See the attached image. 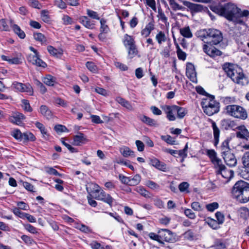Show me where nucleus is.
Masks as SVG:
<instances>
[{
	"instance_id": "nucleus-51",
	"label": "nucleus",
	"mask_w": 249,
	"mask_h": 249,
	"mask_svg": "<svg viewBox=\"0 0 249 249\" xmlns=\"http://www.w3.org/2000/svg\"><path fill=\"white\" fill-rule=\"evenodd\" d=\"M47 50L53 56H57L58 54L61 55L62 54V53L60 52L52 46H48L47 47Z\"/></svg>"
},
{
	"instance_id": "nucleus-36",
	"label": "nucleus",
	"mask_w": 249,
	"mask_h": 249,
	"mask_svg": "<svg viewBox=\"0 0 249 249\" xmlns=\"http://www.w3.org/2000/svg\"><path fill=\"white\" fill-rule=\"evenodd\" d=\"M221 125L225 130L232 129L233 122L230 119H223L221 121Z\"/></svg>"
},
{
	"instance_id": "nucleus-28",
	"label": "nucleus",
	"mask_w": 249,
	"mask_h": 249,
	"mask_svg": "<svg viewBox=\"0 0 249 249\" xmlns=\"http://www.w3.org/2000/svg\"><path fill=\"white\" fill-rule=\"evenodd\" d=\"M140 119L143 123L150 126H156L158 125L157 122L156 120L145 115H143L140 117Z\"/></svg>"
},
{
	"instance_id": "nucleus-6",
	"label": "nucleus",
	"mask_w": 249,
	"mask_h": 249,
	"mask_svg": "<svg viewBox=\"0 0 249 249\" xmlns=\"http://www.w3.org/2000/svg\"><path fill=\"white\" fill-rule=\"evenodd\" d=\"M230 141L226 139L222 142L221 150L225 162L227 165L231 166L233 165L232 161L233 160V154L231 153V149L229 146Z\"/></svg>"
},
{
	"instance_id": "nucleus-42",
	"label": "nucleus",
	"mask_w": 249,
	"mask_h": 249,
	"mask_svg": "<svg viewBox=\"0 0 249 249\" xmlns=\"http://www.w3.org/2000/svg\"><path fill=\"white\" fill-rule=\"evenodd\" d=\"M136 191L145 198H150L151 197L150 193L142 186L137 187L136 188Z\"/></svg>"
},
{
	"instance_id": "nucleus-23",
	"label": "nucleus",
	"mask_w": 249,
	"mask_h": 249,
	"mask_svg": "<svg viewBox=\"0 0 249 249\" xmlns=\"http://www.w3.org/2000/svg\"><path fill=\"white\" fill-rule=\"evenodd\" d=\"M150 164L159 170L165 171L166 169V164L156 158L150 160Z\"/></svg>"
},
{
	"instance_id": "nucleus-12",
	"label": "nucleus",
	"mask_w": 249,
	"mask_h": 249,
	"mask_svg": "<svg viewBox=\"0 0 249 249\" xmlns=\"http://www.w3.org/2000/svg\"><path fill=\"white\" fill-rule=\"evenodd\" d=\"M215 168L217 169V174H221L223 178L228 179L227 182H228L232 178L233 175V171L231 170H226L225 166L222 163Z\"/></svg>"
},
{
	"instance_id": "nucleus-63",
	"label": "nucleus",
	"mask_w": 249,
	"mask_h": 249,
	"mask_svg": "<svg viewBox=\"0 0 249 249\" xmlns=\"http://www.w3.org/2000/svg\"><path fill=\"white\" fill-rule=\"evenodd\" d=\"M21 239L27 245H32L34 242V240L26 235H23L21 236Z\"/></svg>"
},
{
	"instance_id": "nucleus-57",
	"label": "nucleus",
	"mask_w": 249,
	"mask_h": 249,
	"mask_svg": "<svg viewBox=\"0 0 249 249\" xmlns=\"http://www.w3.org/2000/svg\"><path fill=\"white\" fill-rule=\"evenodd\" d=\"M87 13L88 15L91 18L97 20L100 19V18L98 16V14L96 12H95L89 9H87Z\"/></svg>"
},
{
	"instance_id": "nucleus-26",
	"label": "nucleus",
	"mask_w": 249,
	"mask_h": 249,
	"mask_svg": "<svg viewBox=\"0 0 249 249\" xmlns=\"http://www.w3.org/2000/svg\"><path fill=\"white\" fill-rule=\"evenodd\" d=\"M154 21L149 22L141 31V35L147 37L150 34L151 31L154 29Z\"/></svg>"
},
{
	"instance_id": "nucleus-48",
	"label": "nucleus",
	"mask_w": 249,
	"mask_h": 249,
	"mask_svg": "<svg viewBox=\"0 0 249 249\" xmlns=\"http://www.w3.org/2000/svg\"><path fill=\"white\" fill-rule=\"evenodd\" d=\"M177 53L179 60H185L186 58V53L183 52L179 48L178 44L177 45Z\"/></svg>"
},
{
	"instance_id": "nucleus-31",
	"label": "nucleus",
	"mask_w": 249,
	"mask_h": 249,
	"mask_svg": "<svg viewBox=\"0 0 249 249\" xmlns=\"http://www.w3.org/2000/svg\"><path fill=\"white\" fill-rule=\"evenodd\" d=\"M40 112L44 117L48 119H50L52 118L53 114L52 111L46 106L42 105L40 106Z\"/></svg>"
},
{
	"instance_id": "nucleus-21",
	"label": "nucleus",
	"mask_w": 249,
	"mask_h": 249,
	"mask_svg": "<svg viewBox=\"0 0 249 249\" xmlns=\"http://www.w3.org/2000/svg\"><path fill=\"white\" fill-rule=\"evenodd\" d=\"M25 119V116L22 113L16 112L9 118L11 122L17 125H20L22 124V120Z\"/></svg>"
},
{
	"instance_id": "nucleus-20",
	"label": "nucleus",
	"mask_w": 249,
	"mask_h": 249,
	"mask_svg": "<svg viewBox=\"0 0 249 249\" xmlns=\"http://www.w3.org/2000/svg\"><path fill=\"white\" fill-rule=\"evenodd\" d=\"M247 116V112L243 107L239 106H236L234 109V118L245 120Z\"/></svg>"
},
{
	"instance_id": "nucleus-43",
	"label": "nucleus",
	"mask_w": 249,
	"mask_h": 249,
	"mask_svg": "<svg viewBox=\"0 0 249 249\" xmlns=\"http://www.w3.org/2000/svg\"><path fill=\"white\" fill-rule=\"evenodd\" d=\"M141 177L139 175H136L133 177H130L129 185L135 186L141 181Z\"/></svg>"
},
{
	"instance_id": "nucleus-11",
	"label": "nucleus",
	"mask_w": 249,
	"mask_h": 249,
	"mask_svg": "<svg viewBox=\"0 0 249 249\" xmlns=\"http://www.w3.org/2000/svg\"><path fill=\"white\" fill-rule=\"evenodd\" d=\"M234 131L236 132L237 138L241 139L243 142L249 139V132L244 125L237 126Z\"/></svg>"
},
{
	"instance_id": "nucleus-18",
	"label": "nucleus",
	"mask_w": 249,
	"mask_h": 249,
	"mask_svg": "<svg viewBox=\"0 0 249 249\" xmlns=\"http://www.w3.org/2000/svg\"><path fill=\"white\" fill-rule=\"evenodd\" d=\"M212 124V127L213 130V138H214V145L216 146L219 143V139L220 135V129L218 127L216 124L212 119H210L209 121Z\"/></svg>"
},
{
	"instance_id": "nucleus-3",
	"label": "nucleus",
	"mask_w": 249,
	"mask_h": 249,
	"mask_svg": "<svg viewBox=\"0 0 249 249\" xmlns=\"http://www.w3.org/2000/svg\"><path fill=\"white\" fill-rule=\"evenodd\" d=\"M201 106L204 113L208 116H212L219 111V103L214 100L213 95L202 99Z\"/></svg>"
},
{
	"instance_id": "nucleus-52",
	"label": "nucleus",
	"mask_w": 249,
	"mask_h": 249,
	"mask_svg": "<svg viewBox=\"0 0 249 249\" xmlns=\"http://www.w3.org/2000/svg\"><path fill=\"white\" fill-rule=\"evenodd\" d=\"M87 68L91 72L96 73L97 71V67L92 62H87L86 64Z\"/></svg>"
},
{
	"instance_id": "nucleus-14",
	"label": "nucleus",
	"mask_w": 249,
	"mask_h": 249,
	"mask_svg": "<svg viewBox=\"0 0 249 249\" xmlns=\"http://www.w3.org/2000/svg\"><path fill=\"white\" fill-rule=\"evenodd\" d=\"M204 52L211 57H215L222 54V52L214 47H209L204 44L203 47Z\"/></svg>"
},
{
	"instance_id": "nucleus-13",
	"label": "nucleus",
	"mask_w": 249,
	"mask_h": 249,
	"mask_svg": "<svg viewBox=\"0 0 249 249\" xmlns=\"http://www.w3.org/2000/svg\"><path fill=\"white\" fill-rule=\"evenodd\" d=\"M28 61L37 66L45 68L47 66L46 64L39 58L38 54H30L27 56Z\"/></svg>"
},
{
	"instance_id": "nucleus-9",
	"label": "nucleus",
	"mask_w": 249,
	"mask_h": 249,
	"mask_svg": "<svg viewBox=\"0 0 249 249\" xmlns=\"http://www.w3.org/2000/svg\"><path fill=\"white\" fill-rule=\"evenodd\" d=\"M160 234L161 241L163 240L169 243H175L176 242L175 233L167 229H161L159 231Z\"/></svg>"
},
{
	"instance_id": "nucleus-17",
	"label": "nucleus",
	"mask_w": 249,
	"mask_h": 249,
	"mask_svg": "<svg viewBox=\"0 0 249 249\" xmlns=\"http://www.w3.org/2000/svg\"><path fill=\"white\" fill-rule=\"evenodd\" d=\"M212 124V127L213 130V138H214V145L216 146L219 143V139L220 135V129L218 127L216 124L212 119H210L209 121Z\"/></svg>"
},
{
	"instance_id": "nucleus-34",
	"label": "nucleus",
	"mask_w": 249,
	"mask_h": 249,
	"mask_svg": "<svg viewBox=\"0 0 249 249\" xmlns=\"http://www.w3.org/2000/svg\"><path fill=\"white\" fill-rule=\"evenodd\" d=\"M123 43L125 47L126 48L128 46H132L135 43L134 38L127 34H125L124 37Z\"/></svg>"
},
{
	"instance_id": "nucleus-40",
	"label": "nucleus",
	"mask_w": 249,
	"mask_h": 249,
	"mask_svg": "<svg viewBox=\"0 0 249 249\" xmlns=\"http://www.w3.org/2000/svg\"><path fill=\"white\" fill-rule=\"evenodd\" d=\"M177 118L181 119L187 114L188 111L184 107L177 106Z\"/></svg>"
},
{
	"instance_id": "nucleus-44",
	"label": "nucleus",
	"mask_w": 249,
	"mask_h": 249,
	"mask_svg": "<svg viewBox=\"0 0 249 249\" xmlns=\"http://www.w3.org/2000/svg\"><path fill=\"white\" fill-rule=\"evenodd\" d=\"M35 125H36V127L40 130L41 134L43 135V136L44 138H46L48 136V134H47V131L45 126H44V125L42 124H41L38 122H36L35 123Z\"/></svg>"
},
{
	"instance_id": "nucleus-39",
	"label": "nucleus",
	"mask_w": 249,
	"mask_h": 249,
	"mask_svg": "<svg viewBox=\"0 0 249 249\" xmlns=\"http://www.w3.org/2000/svg\"><path fill=\"white\" fill-rule=\"evenodd\" d=\"M205 223H207L211 228L213 229H217L219 228V224L216 220L211 218V217H208L205 220Z\"/></svg>"
},
{
	"instance_id": "nucleus-49",
	"label": "nucleus",
	"mask_w": 249,
	"mask_h": 249,
	"mask_svg": "<svg viewBox=\"0 0 249 249\" xmlns=\"http://www.w3.org/2000/svg\"><path fill=\"white\" fill-rule=\"evenodd\" d=\"M161 138L162 140L171 145L176 144V141L170 135L161 136Z\"/></svg>"
},
{
	"instance_id": "nucleus-32",
	"label": "nucleus",
	"mask_w": 249,
	"mask_h": 249,
	"mask_svg": "<svg viewBox=\"0 0 249 249\" xmlns=\"http://www.w3.org/2000/svg\"><path fill=\"white\" fill-rule=\"evenodd\" d=\"M237 214L241 218L248 219L249 218V209L245 207L240 208L237 211Z\"/></svg>"
},
{
	"instance_id": "nucleus-47",
	"label": "nucleus",
	"mask_w": 249,
	"mask_h": 249,
	"mask_svg": "<svg viewBox=\"0 0 249 249\" xmlns=\"http://www.w3.org/2000/svg\"><path fill=\"white\" fill-rule=\"evenodd\" d=\"M219 204L216 202H214L208 204L206 205V208L208 211L213 212L215 210L218 209Z\"/></svg>"
},
{
	"instance_id": "nucleus-27",
	"label": "nucleus",
	"mask_w": 249,
	"mask_h": 249,
	"mask_svg": "<svg viewBox=\"0 0 249 249\" xmlns=\"http://www.w3.org/2000/svg\"><path fill=\"white\" fill-rule=\"evenodd\" d=\"M87 139L84 135L82 133H79L77 135L74 136L73 144L77 146L80 145L82 143H85Z\"/></svg>"
},
{
	"instance_id": "nucleus-55",
	"label": "nucleus",
	"mask_w": 249,
	"mask_h": 249,
	"mask_svg": "<svg viewBox=\"0 0 249 249\" xmlns=\"http://www.w3.org/2000/svg\"><path fill=\"white\" fill-rule=\"evenodd\" d=\"M242 162L245 167L249 168V152L244 154L242 158Z\"/></svg>"
},
{
	"instance_id": "nucleus-59",
	"label": "nucleus",
	"mask_w": 249,
	"mask_h": 249,
	"mask_svg": "<svg viewBox=\"0 0 249 249\" xmlns=\"http://www.w3.org/2000/svg\"><path fill=\"white\" fill-rule=\"evenodd\" d=\"M29 4L30 6L36 8V9H40L42 7L41 4L39 3V2L36 0H29Z\"/></svg>"
},
{
	"instance_id": "nucleus-7",
	"label": "nucleus",
	"mask_w": 249,
	"mask_h": 249,
	"mask_svg": "<svg viewBox=\"0 0 249 249\" xmlns=\"http://www.w3.org/2000/svg\"><path fill=\"white\" fill-rule=\"evenodd\" d=\"M188 8L192 14L200 13L206 12L208 11L207 7L200 4H196L184 0H178Z\"/></svg>"
},
{
	"instance_id": "nucleus-56",
	"label": "nucleus",
	"mask_w": 249,
	"mask_h": 249,
	"mask_svg": "<svg viewBox=\"0 0 249 249\" xmlns=\"http://www.w3.org/2000/svg\"><path fill=\"white\" fill-rule=\"evenodd\" d=\"M54 5L60 9H64L67 7L66 3L62 0H54Z\"/></svg>"
},
{
	"instance_id": "nucleus-50",
	"label": "nucleus",
	"mask_w": 249,
	"mask_h": 249,
	"mask_svg": "<svg viewBox=\"0 0 249 249\" xmlns=\"http://www.w3.org/2000/svg\"><path fill=\"white\" fill-rule=\"evenodd\" d=\"M183 236L185 239L192 241L195 238V233L192 230H189L184 233Z\"/></svg>"
},
{
	"instance_id": "nucleus-24",
	"label": "nucleus",
	"mask_w": 249,
	"mask_h": 249,
	"mask_svg": "<svg viewBox=\"0 0 249 249\" xmlns=\"http://www.w3.org/2000/svg\"><path fill=\"white\" fill-rule=\"evenodd\" d=\"M80 22L86 28L92 29L94 28V23L86 16H82L79 18Z\"/></svg>"
},
{
	"instance_id": "nucleus-46",
	"label": "nucleus",
	"mask_w": 249,
	"mask_h": 249,
	"mask_svg": "<svg viewBox=\"0 0 249 249\" xmlns=\"http://www.w3.org/2000/svg\"><path fill=\"white\" fill-rule=\"evenodd\" d=\"M156 39L159 44H161L162 42L166 41V37L165 34L162 31H160L156 36Z\"/></svg>"
},
{
	"instance_id": "nucleus-22",
	"label": "nucleus",
	"mask_w": 249,
	"mask_h": 249,
	"mask_svg": "<svg viewBox=\"0 0 249 249\" xmlns=\"http://www.w3.org/2000/svg\"><path fill=\"white\" fill-rule=\"evenodd\" d=\"M223 69L226 73L227 76L233 80V64L231 63H225L223 65Z\"/></svg>"
},
{
	"instance_id": "nucleus-62",
	"label": "nucleus",
	"mask_w": 249,
	"mask_h": 249,
	"mask_svg": "<svg viewBox=\"0 0 249 249\" xmlns=\"http://www.w3.org/2000/svg\"><path fill=\"white\" fill-rule=\"evenodd\" d=\"M158 17L164 22H166L167 20V18L166 17L161 8H158Z\"/></svg>"
},
{
	"instance_id": "nucleus-38",
	"label": "nucleus",
	"mask_w": 249,
	"mask_h": 249,
	"mask_svg": "<svg viewBox=\"0 0 249 249\" xmlns=\"http://www.w3.org/2000/svg\"><path fill=\"white\" fill-rule=\"evenodd\" d=\"M128 50V54L129 58H132L135 56L138 53L135 43L132 46H128L126 48Z\"/></svg>"
},
{
	"instance_id": "nucleus-30",
	"label": "nucleus",
	"mask_w": 249,
	"mask_h": 249,
	"mask_svg": "<svg viewBox=\"0 0 249 249\" xmlns=\"http://www.w3.org/2000/svg\"><path fill=\"white\" fill-rule=\"evenodd\" d=\"M43 82L47 86H53L56 83V79L55 77L48 74L43 78Z\"/></svg>"
},
{
	"instance_id": "nucleus-4",
	"label": "nucleus",
	"mask_w": 249,
	"mask_h": 249,
	"mask_svg": "<svg viewBox=\"0 0 249 249\" xmlns=\"http://www.w3.org/2000/svg\"><path fill=\"white\" fill-rule=\"evenodd\" d=\"M210 9L229 21H232L233 19V4L231 3H228L224 5L219 4L217 6H211Z\"/></svg>"
},
{
	"instance_id": "nucleus-16",
	"label": "nucleus",
	"mask_w": 249,
	"mask_h": 249,
	"mask_svg": "<svg viewBox=\"0 0 249 249\" xmlns=\"http://www.w3.org/2000/svg\"><path fill=\"white\" fill-rule=\"evenodd\" d=\"M239 71L236 70L237 75L236 77V83L240 86H243L248 85L249 83V80L248 78L242 72V71L237 66Z\"/></svg>"
},
{
	"instance_id": "nucleus-15",
	"label": "nucleus",
	"mask_w": 249,
	"mask_h": 249,
	"mask_svg": "<svg viewBox=\"0 0 249 249\" xmlns=\"http://www.w3.org/2000/svg\"><path fill=\"white\" fill-rule=\"evenodd\" d=\"M186 76L193 82H195L196 80V73L195 71V68L192 63H188L186 65Z\"/></svg>"
},
{
	"instance_id": "nucleus-41",
	"label": "nucleus",
	"mask_w": 249,
	"mask_h": 249,
	"mask_svg": "<svg viewBox=\"0 0 249 249\" xmlns=\"http://www.w3.org/2000/svg\"><path fill=\"white\" fill-rule=\"evenodd\" d=\"M34 38L36 40L40 42L42 44H46V37L42 33H35L34 34Z\"/></svg>"
},
{
	"instance_id": "nucleus-33",
	"label": "nucleus",
	"mask_w": 249,
	"mask_h": 249,
	"mask_svg": "<svg viewBox=\"0 0 249 249\" xmlns=\"http://www.w3.org/2000/svg\"><path fill=\"white\" fill-rule=\"evenodd\" d=\"M116 101L122 106L126 108L127 109L129 110H132L133 109V107L130 104V103L128 101L125 100L124 99L120 97H118L116 98Z\"/></svg>"
},
{
	"instance_id": "nucleus-37",
	"label": "nucleus",
	"mask_w": 249,
	"mask_h": 249,
	"mask_svg": "<svg viewBox=\"0 0 249 249\" xmlns=\"http://www.w3.org/2000/svg\"><path fill=\"white\" fill-rule=\"evenodd\" d=\"M179 33L181 36L186 38H191L193 36V34L189 26L180 28Z\"/></svg>"
},
{
	"instance_id": "nucleus-64",
	"label": "nucleus",
	"mask_w": 249,
	"mask_h": 249,
	"mask_svg": "<svg viewBox=\"0 0 249 249\" xmlns=\"http://www.w3.org/2000/svg\"><path fill=\"white\" fill-rule=\"evenodd\" d=\"M239 175L240 177L249 180V171H248L246 168H244L241 172L239 173Z\"/></svg>"
},
{
	"instance_id": "nucleus-54",
	"label": "nucleus",
	"mask_w": 249,
	"mask_h": 249,
	"mask_svg": "<svg viewBox=\"0 0 249 249\" xmlns=\"http://www.w3.org/2000/svg\"><path fill=\"white\" fill-rule=\"evenodd\" d=\"M54 129L55 131L57 133H62L68 131L67 127L61 124H57L54 126Z\"/></svg>"
},
{
	"instance_id": "nucleus-2",
	"label": "nucleus",
	"mask_w": 249,
	"mask_h": 249,
	"mask_svg": "<svg viewBox=\"0 0 249 249\" xmlns=\"http://www.w3.org/2000/svg\"><path fill=\"white\" fill-rule=\"evenodd\" d=\"M234 197L240 203L249 201V183L242 180L234 184Z\"/></svg>"
},
{
	"instance_id": "nucleus-58",
	"label": "nucleus",
	"mask_w": 249,
	"mask_h": 249,
	"mask_svg": "<svg viewBox=\"0 0 249 249\" xmlns=\"http://www.w3.org/2000/svg\"><path fill=\"white\" fill-rule=\"evenodd\" d=\"M23 139L27 141H34L35 140V137L32 133L25 132L23 133Z\"/></svg>"
},
{
	"instance_id": "nucleus-45",
	"label": "nucleus",
	"mask_w": 249,
	"mask_h": 249,
	"mask_svg": "<svg viewBox=\"0 0 249 249\" xmlns=\"http://www.w3.org/2000/svg\"><path fill=\"white\" fill-rule=\"evenodd\" d=\"M100 24V32H105V33H108L109 31V29L107 25V20L104 18L101 19Z\"/></svg>"
},
{
	"instance_id": "nucleus-1",
	"label": "nucleus",
	"mask_w": 249,
	"mask_h": 249,
	"mask_svg": "<svg viewBox=\"0 0 249 249\" xmlns=\"http://www.w3.org/2000/svg\"><path fill=\"white\" fill-rule=\"evenodd\" d=\"M196 36L205 43L211 45L219 44L223 39L221 32L215 29L200 30L197 31Z\"/></svg>"
},
{
	"instance_id": "nucleus-29",
	"label": "nucleus",
	"mask_w": 249,
	"mask_h": 249,
	"mask_svg": "<svg viewBox=\"0 0 249 249\" xmlns=\"http://www.w3.org/2000/svg\"><path fill=\"white\" fill-rule=\"evenodd\" d=\"M120 152L121 154L124 157L131 156L135 157L134 152L132 151L129 147L124 146L120 148Z\"/></svg>"
},
{
	"instance_id": "nucleus-5",
	"label": "nucleus",
	"mask_w": 249,
	"mask_h": 249,
	"mask_svg": "<svg viewBox=\"0 0 249 249\" xmlns=\"http://www.w3.org/2000/svg\"><path fill=\"white\" fill-rule=\"evenodd\" d=\"M93 190L91 192L93 195V197L97 200L103 201L111 207L114 199L110 195L106 193L104 190H102L98 185L93 184Z\"/></svg>"
},
{
	"instance_id": "nucleus-53",
	"label": "nucleus",
	"mask_w": 249,
	"mask_h": 249,
	"mask_svg": "<svg viewBox=\"0 0 249 249\" xmlns=\"http://www.w3.org/2000/svg\"><path fill=\"white\" fill-rule=\"evenodd\" d=\"M22 107L26 111L31 112L32 111V108L30 106L29 102L27 100L23 99L21 101Z\"/></svg>"
},
{
	"instance_id": "nucleus-10",
	"label": "nucleus",
	"mask_w": 249,
	"mask_h": 249,
	"mask_svg": "<svg viewBox=\"0 0 249 249\" xmlns=\"http://www.w3.org/2000/svg\"><path fill=\"white\" fill-rule=\"evenodd\" d=\"M166 114V118L170 121H174L176 120L177 105H164L161 107Z\"/></svg>"
},
{
	"instance_id": "nucleus-8",
	"label": "nucleus",
	"mask_w": 249,
	"mask_h": 249,
	"mask_svg": "<svg viewBox=\"0 0 249 249\" xmlns=\"http://www.w3.org/2000/svg\"><path fill=\"white\" fill-rule=\"evenodd\" d=\"M249 16V11L247 10H242L238 7H234V23L246 26L245 21Z\"/></svg>"
},
{
	"instance_id": "nucleus-60",
	"label": "nucleus",
	"mask_w": 249,
	"mask_h": 249,
	"mask_svg": "<svg viewBox=\"0 0 249 249\" xmlns=\"http://www.w3.org/2000/svg\"><path fill=\"white\" fill-rule=\"evenodd\" d=\"M215 215L217 220V222L219 223V225L222 224L224 221V216L223 214L220 212H217L215 213Z\"/></svg>"
},
{
	"instance_id": "nucleus-35",
	"label": "nucleus",
	"mask_w": 249,
	"mask_h": 249,
	"mask_svg": "<svg viewBox=\"0 0 249 249\" xmlns=\"http://www.w3.org/2000/svg\"><path fill=\"white\" fill-rule=\"evenodd\" d=\"M169 2V3L172 8V9L174 11H177L178 10L180 11H184L185 10V8L184 6L180 5L175 0H167Z\"/></svg>"
},
{
	"instance_id": "nucleus-19",
	"label": "nucleus",
	"mask_w": 249,
	"mask_h": 249,
	"mask_svg": "<svg viewBox=\"0 0 249 249\" xmlns=\"http://www.w3.org/2000/svg\"><path fill=\"white\" fill-rule=\"evenodd\" d=\"M207 154L211 159L212 163L214 165L215 167L219 165L222 163L221 160L217 157L216 153L214 150H208Z\"/></svg>"
},
{
	"instance_id": "nucleus-61",
	"label": "nucleus",
	"mask_w": 249,
	"mask_h": 249,
	"mask_svg": "<svg viewBox=\"0 0 249 249\" xmlns=\"http://www.w3.org/2000/svg\"><path fill=\"white\" fill-rule=\"evenodd\" d=\"M184 214L188 218L194 219L196 218L195 213L190 209H186L184 210Z\"/></svg>"
},
{
	"instance_id": "nucleus-25",
	"label": "nucleus",
	"mask_w": 249,
	"mask_h": 249,
	"mask_svg": "<svg viewBox=\"0 0 249 249\" xmlns=\"http://www.w3.org/2000/svg\"><path fill=\"white\" fill-rule=\"evenodd\" d=\"M11 26L12 28L14 33L18 35V36L21 39H23L25 37V34L20 28L17 24L13 23V20L10 21Z\"/></svg>"
}]
</instances>
